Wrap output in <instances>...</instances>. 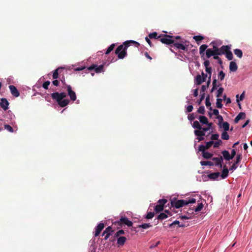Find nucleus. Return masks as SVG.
<instances>
[{"label":"nucleus","instance_id":"obj_1","mask_svg":"<svg viewBox=\"0 0 252 252\" xmlns=\"http://www.w3.org/2000/svg\"><path fill=\"white\" fill-rule=\"evenodd\" d=\"M66 96V94L65 93L56 92L51 94V97L53 99L56 100L58 104L61 107H64L66 106L69 102V100L66 99H63Z\"/></svg>","mask_w":252,"mask_h":252},{"label":"nucleus","instance_id":"obj_2","mask_svg":"<svg viewBox=\"0 0 252 252\" xmlns=\"http://www.w3.org/2000/svg\"><path fill=\"white\" fill-rule=\"evenodd\" d=\"M137 43V42L136 41H133V40H130V41H127L125 42L124 45L125 47L124 48L123 45H121L116 49L115 51L116 54H117L118 55V58L119 59H123L126 55V49L127 47L128 46V44L129 43Z\"/></svg>","mask_w":252,"mask_h":252},{"label":"nucleus","instance_id":"obj_3","mask_svg":"<svg viewBox=\"0 0 252 252\" xmlns=\"http://www.w3.org/2000/svg\"><path fill=\"white\" fill-rule=\"evenodd\" d=\"M196 202V199L194 198H191L188 200H178L171 201V205L173 207L176 208H179L186 205L189 203H194Z\"/></svg>","mask_w":252,"mask_h":252},{"label":"nucleus","instance_id":"obj_4","mask_svg":"<svg viewBox=\"0 0 252 252\" xmlns=\"http://www.w3.org/2000/svg\"><path fill=\"white\" fill-rule=\"evenodd\" d=\"M211 129V125L209 124L208 127H206V128H202V130H195L194 132L196 136H197V137L196 138V140H198V141H202L204 139V136L205 135V132L207 131H210Z\"/></svg>","mask_w":252,"mask_h":252},{"label":"nucleus","instance_id":"obj_5","mask_svg":"<svg viewBox=\"0 0 252 252\" xmlns=\"http://www.w3.org/2000/svg\"><path fill=\"white\" fill-rule=\"evenodd\" d=\"M167 200L165 199H159L158 201V204H157L155 208V210L156 212H159L163 209L164 205L167 202Z\"/></svg>","mask_w":252,"mask_h":252},{"label":"nucleus","instance_id":"obj_6","mask_svg":"<svg viewBox=\"0 0 252 252\" xmlns=\"http://www.w3.org/2000/svg\"><path fill=\"white\" fill-rule=\"evenodd\" d=\"M174 37L172 36L165 35L164 37L160 38V41L166 44H171L174 43V40L172 39Z\"/></svg>","mask_w":252,"mask_h":252},{"label":"nucleus","instance_id":"obj_7","mask_svg":"<svg viewBox=\"0 0 252 252\" xmlns=\"http://www.w3.org/2000/svg\"><path fill=\"white\" fill-rule=\"evenodd\" d=\"M242 156L241 154H238L237 155L236 158V161L234 162L233 165L229 169L230 171H233L237 169V168L238 167V164L240 162L241 160L242 159Z\"/></svg>","mask_w":252,"mask_h":252},{"label":"nucleus","instance_id":"obj_8","mask_svg":"<svg viewBox=\"0 0 252 252\" xmlns=\"http://www.w3.org/2000/svg\"><path fill=\"white\" fill-rule=\"evenodd\" d=\"M67 91L68 95L69 96L70 99L72 101H75L76 99V95L75 93L72 90V88L70 85L67 86Z\"/></svg>","mask_w":252,"mask_h":252},{"label":"nucleus","instance_id":"obj_9","mask_svg":"<svg viewBox=\"0 0 252 252\" xmlns=\"http://www.w3.org/2000/svg\"><path fill=\"white\" fill-rule=\"evenodd\" d=\"M213 161V165L215 164L216 166H219L220 167H222V162L223 161V158L221 156L220 158H214L212 159Z\"/></svg>","mask_w":252,"mask_h":252},{"label":"nucleus","instance_id":"obj_10","mask_svg":"<svg viewBox=\"0 0 252 252\" xmlns=\"http://www.w3.org/2000/svg\"><path fill=\"white\" fill-rule=\"evenodd\" d=\"M9 102L6 98H2L0 100V106L4 110H7L8 109Z\"/></svg>","mask_w":252,"mask_h":252},{"label":"nucleus","instance_id":"obj_11","mask_svg":"<svg viewBox=\"0 0 252 252\" xmlns=\"http://www.w3.org/2000/svg\"><path fill=\"white\" fill-rule=\"evenodd\" d=\"M103 69V65H99V66H97V65H93L90 66L88 68V69L90 70H93V69H94L96 73L101 72L102 71Z\"/></svg>","mask_w":252,"mask_h":252},{"label":"nucleus","instance_id":"obj_12","mask_svg":"<svg viewBox=\"0 0 252 252\" xmlns=\"http://www.w3.org/2000/svg\"><path fill=\"white\" fill-rule=\"evenodd\" d=\"M118 223H120V224H125L128 226H131L132 225V222L131 221L127 219V218L126 217H122L120 219V221H119Z\"/></svg>","mask_w":252,"mask_h":252},{"label":"nucleus","instance_id":"obj_13","mask_svg":"<svg viewBox=\"0 0 252 252\" xmlns=\"http://www.w3.org/2000/svg\"><path fill=\"white\" fill-rule=\"evenodd\" d=\"M9 89L10 90V92H11V94L15 96V97H18L19 96V92L18 91L17 89H16V88L13 86V85H10L9 86Z\"/></svg>","mask_w":252,"mask_h":252},{"label":"nucleus","instance_id":"obj_14","mask_svg":"<svg viewBox=\"0 0 252 252\" xmlns=\"http://www.w3.org/2000/svg\"><path fill=\"white\" fill-rule=\"evenodd\" d=\"M103 228L104 224L103 223H99L98 225L95 227L94 236L95 237L98 236Z\"/></svg>","mask_w":252,"mask_h":252},{"label":"nucleus","instance_id":"obj_15","mask_svg":"<svg viewBox=\"0 0 252 252\" xmlns=\"http://www.w3.org/2000/svg\"><path fill=\"white\" fill-rule=\"evenodd\" d=\"M112 232V228L110 226H109L105 229L102 233V235L106 234V236L104 237L105 240H107L109 238Z\"/></svg>","mask_w":252,"mask_h":252},{"label":"nucleus","instance_id":"obj_16","mask_svg":"<svg viewBox=\"0 0 252 252\" xmlns=\"http://www.w3.org/2000/svg\"><path fill=\"white\" fill-rule=\"evenodd\" d=\"M199 120L200 121V122L202 124L207 125V127H208L209 124H211V126H212V123H209L207 118L205 116H200L199 118Z\"/></svg>","mask_w":252,"mask_h":252},{"label":"nucleus","instance_id":"obj_17","mask_svg":"<svg viewBox=\"0 0 252 252\" xmlns=\"http://www.w3.org/2000/svg\"><path fill=\"white\" fill-rule=\"evenodd\" d=\"M245 117L246 114L244 112H240L235 118V123H237L240 120L244 119Z\"/></svg>","mask_w":252,"mask_h":252},{"label":"nucleus","instance_id":"obj_18","mask_svg":"<svg viewBox=\"0 0 252 252\" xmlns=\"http://www.w3.org/2000/svg\"><path fill=\"white\" fill-rule=\"evenodd\" d=\"M238 69L236 63L234 62H231L229 64V69L231 71L235 72Z\"/></svg>","mask_w":252,"mask_h":252},{"label":"nucleus","instance_id":"obj_19","mask_svg":"<svg viewBox=\"0 0 252 252\" xmlns=\"http://www.w3.org/2000/svg\"><path fill=\"white\" fill-rule=\"evenodd\" d=\"M222 154L224 158L227 161L232 159V157H230V154L229 152L226 150H224L222 152Z\"/></svg>","mask_w":252,"mask_h":252},{"label":"nucleus","instance_id":"obj_20","mask_svg":"<svg viewBox=\"0 0 252 252\" xmlns=\"http://www.w3.org/2000/svg\"><path fill=\"white\" fill-rule=\"evenodd\" d=\"M126 238L124 236H121L117 239V244L119 246H123L125 243Z\"/></svg>","mask_w":252,"mask_h":252},{"label":"nucleus","instance_id":"obj_21","mask_svg":"<svg viewBox=\"0 0 252 252\" xmlns=\"http://www.w3.org/2000/svg\"><path fill=\"white\" fill-rule=\"evenodd\" d=\"M219 126L220 127H222L225 131H226L229 130V124L228 123L225 122L222 123V124L219 123Z\"/></svg>","mask_w":252,"mask_h":252},{"label":"nucleus","instance_id":"obj_22","mask_svg":"<svg viewBox=\"0 0 252 252\" xmlns=\"http://www.w3.org/2000/svg\"><path fill=\"white\" fill-rule=\"evenodd\" d=\"M205 81V80L201 75H198L196 77V84L197 85H200L202 83Z\"/></svg>","mask_w":252,"mask_h":252},{"label":"nucleus","instance_id":"obj_23","mask_svg":"<svg viewBox=\"0 0 252 252\" xmlns=\"http://www.w3.org/2000/svg\"><path fill=\"white\" fill-rule=\"evenodd\" d=\"M178 225L179 227H183L185 226L184 224H180V222L178 220H175L169 225V227L171 228H174L175 225Z\"/></svg>","mask_w":252,"mask_h":252},{"label":"nucleus","instance_id":"obj_24","mask_svg":"<svg viewBox=\"0 0 252 252\" xmlns=\"http://www.w3.org/2000/svg\"><path fill=\"white\" fill-rule=\"evenodd\" d=\"M192 126L194 128H196L197 129V130H202V128H204L201 126L200 123L197 121H195L193 122Z\"/></svg>","mask_w":252,"mask_h":252},{"label":"nucleus","instance_id":"obj_25","mask_svg":"<svg viewBox=\"0 0 252 252\" xmlns=\"http://www.w3.org/2000/svg\"><path fill=\"white\" fill-rule=\"evenodd\" d=\"M206 55L207 58H209L211 56L215 55L214 50H213L211 49H207L206 51Z\"/></svg>","mask_w":252,"mask_h":252},{"label":"nucleus","instance_id":"obj_26","mask_svg":"<svg viewBox=\"0 0 252 252\" xmlns=\"http://www.w3.org/2000/svg\"><path fill=\"white\" fill-rule=\"evenodd\" d=\"M228 174V170L227 168V167H226V166H224L223 167V169L222 170L221 176L222 178H225L226 177H227Z\"/></svg>","mask_w":252,"mask_h":252},{"label":"nucleus","instance_id":"obj_27","mask_svg":"<svg viewBox=\"0 0 252 252\" xmlns=\"http://www.w3.org/2000/svg\"><path fill=\"white\" fill-rule=\"evenodd\" d=\"M220 173L219 172H216L209 175V178L211 179L216 180L220 177Z\"/></svg>","mask_w":252,"mask_h":252},{"label":"nucleus","instance_id":"obj_28","mask_svg":"<svg viewBox=\"0 0 252 252\" xmlns=\"http://www.w3.org/2000/svg\"><path fill=\"white\" fill-rule=\"evenodd\" d=\"M220 51L221 52H222V55L225 54L227 52H228L230 50V47L227 45H223L220 48Z\"/></svg>","mask_w":252,"mask_h":252},{"label":"nucleus","instance_id":"obj_29","mask_svg":"<svg viewBox=\"0 0 252 252\" xmlns=\"http://www.w3.org/2000/svg\"><path fill=\"white\" fill-rule=\"evenodd\" d=\"M174 45L177 49H179L180 50H185L186 49V47H185V46L182 43H174Z\"/></svg>","mask_w":252,"mask_h":252},{"label":"nucleus","instance_id":"obj_30","mask_svg":"<svg viewBox=\"0 0 252 252\" xmlns=\"http://www.w3.org/2000/svg\"><path fill=\"white\" fill-rule=\"evenodd\" d=\"M234 53L239 58H241L243 56V52L240 49H235L234 50Z\"/></svg>","mask_w":252,"mask_h":252},{"label":"nucleus","instance_id":"obj_31","mask_svg":"<svg viewBox=\"0 0 252 252\" xmlns=\"http://www.w3.org/2000/svg\"><path fill=\"white\" fill-rule=\"evenodd\" d=\"M208 46L205 44H203L200 46L199 48V52L200 54H202L204 53V51L207 50Z\"/></svg>","mask_w":252,"mask_h":252},{"label":"nucleus","instance_id":"obj_32","mask_svg":"<svg viewBox=\"0 0 252 252\" xmlns=\"http://www.w3.org/2000/svg\"><path fill=\"white\" fill-rule=\"evenodd\" d=\"M213 155L208 152H205L202 154V156L206 159L210 158L212 157Z\"/></svg>","mask_w":252,"mask_h":252},{"label":"nucleus","instance_id":"obj_33","mask_svg":"<svg viewBox=\"0 0 252 252\" xmlns=\"http://www.w3.org/2000/svg\"><path fill=\"white\" fill-rule=\"evenodd\" d=\"M200 164L202 166H206V165H213V163L212 161H201L200 162Z\"/></svg>","mask_w":252,"mask_h":252},{"label":"nucleus","instance_id":"obj_34","mask_svg":"<svg viewBox=\"0 0 252 252\" xmlns=\"http://www.w3.org/2000/svg\"><path fill=\"white\" fill-rule=\"evenodd\" d=\"M225 56H226V58L228 60H232L233 57L232 53L230 50H229L228 52H227L225 53Z\"/></svg>","mask_w":252,"mask_h":252},{"label":"nucleus","instance_id":"obj_35","mask_svg":"<svg viewBox=\"0 0 252 252\" xmlns=\"http://www.w3.org/2000/svg\"><path fill=\"white\" fill-rule=\"evenodd\" d=\"M221 137L222 139L228 140L229 138V136L226 131H224L222 133Z\"/></svg>","mask_w":252,"mask_h":252},{"label":"nucleus","instance_id":"obj_36","mask_svg":"<svg viewBox=\"0 0 252 252\" xmlns=\"http://www.w3.org/2000/svg\"><path fill=\"white\" fill-rule=\"evenodd\" d=\"M222 99L219 98V97L217 99L216 105L217 107L219 108H221L222 107V104L221 103Z\"/></svg>","mask_w":252,"mask_h":252},{"label":"nucleus","instance_id":"obj_37","mask_svg":"<svg viewBox=\"0 0 252 252\" xmlns=\"http://www.w3.org/2000/svg\"><path fill=\"white\" fill-rule=\"evenodd\" d=\"M149 36L151 38L158 39L160 36H158V34L156 32H154L149 34Z\"/></svg>","mask_w":252,"mask_h":252},{"label":"nucleus","instance_id":"obj_38","mask_svg":"<svg viewBox=\"0 0 252 252\" xmlns=\"http://www.w3.org/2000/svg\"><path fill=\"white\" fill-rule=\"evenodd\" d=\"M206 106L207 107H209L210 110L212 109V108L211 107V103L209 100V97L208 96L206 98V102H205Z\"/></svg>","mask_w":252,"mask_h":252},{"label":"nucleus","instance_id":"obj_39","mask_svg":"<svg viewBox=\"0 0 252 252\" xmlns=\"http://www.w3.org/2000/svg\"><path fill=\"white\" fill-rule=\"evenodd\" d=\"M151 226V225L150 223H144L139 225V228H142L143 229H147Z\"/></svg>","mask_w":252,"mask_h":252},{"label":"nucleus","instance_id":"obj_40","mask_svg":"<svg viewBox=\"0 0 252 252\" xmlns=\"http://www.w3.org/2000/svg\"><path fill=\"white\" fill-rule=\"evenodd\" d=\"M244 95H245V92H244L240 95V96L239 97V98H238L239 97V95L237 94L236 95V97H237V99H236V101L237 102H239L240 101H241V100H243L244 98Z\"/></svg>","mask_w":252,"mask_h":252},{"label":"nucleus","instance_id":"obj_41","mask_svg":"<svg viewBox=\"0 0 252 252\" xmlns=\"http://www.w3.org/2000/svg\"><path fill=\"white\" fill-rule=\"evenodd\" d=\"M167 217V215L166 214H165L164 213H160L158 216V218L159 220H163V219H166Z\"/></svg>","mask_w":252,"mask_h":252},{"label":"nucleus","instance_id":"obj_42","mask_svg":"<svg viewBox=\"0 0 252 252\" xmlns=\"http://www.w3.org/2000/svg\"><path fill=\"white\" fill-rule=\"evenodd\" d=\"M114 47H115L114 44L111 45L107 49L105 54H109L113 50V49L114 48Z\"/></svg>","mask_w":252,"mask_h":252},{"label":"nucleus","instance_id":"obj_43","mask_svg":"<svg viewBox=\"0 0 252 252\" xmlns=\"http://www.w3.org/2000/svg\"><path fill=\"white\" fill-rule=\"evenodd\" d=\"M203 207V205L202 203H199L194 210L195 212H199L202 209Z\"/></svg>","mask_w":252,"mask_h":252},{"label":"nucleus","instance_id":"obj_44","mask_svg":"<svg viewBox=\"0 0 252 252\" xmlns=\"http://www.w3.org/2000/svg\"><path fill=\"white\" fill-rule=\"evenodd\" d=\"M225 73L223 72V71H220L219 73V78H220V81H222L224 79L225 77Z\"/></svg>","mask_w":252,"mask_h":252},{"label":"nucleus","instance_id":"obj_45","mask_svg":"<svg viewBox=\"0 0 252 252\" xmlns=\"http://www.w3.org/2000/svg\"><path fill=\"white\" fill-rule=\"evenodd\" d=\"M219 137V135L218 134H213L212 135L211 139L212 141L214 140H218Z\"/></svg>","mask_w":252,"mask_h":252},{"label":"nucleus","instance_id":"obj_46","mask_svg":"<svg viewBox=\"0 0 252 252\" xmlns=\"http://www.w3.org/2000/svg\"><path fill=\"white\" fill-rule=\"evenodd\" d=\"M222 142L220 140H218L217 141L214 142L213 146L214 148H218L221 144Z\"/></svg>","mask_w":252,"mask_h":252},{"label":"nucleus","instance_id":"obj_47","mask_svg":"<svg viewBox=\"0 0 252 252\" xmlns=\"http://www.w3.org/2000/svg\"><path fill=\"white\" fill-rule=\"evenodd\" d=\"M197 112L202 114H204L205 113V108L203 106H200L198 109Z\"/></svg>","mask_w":252,"mask_h":252},{"label":"nucleus","instance_id":"obj_48","mask_svg":"<svg viewBox=\"0 0 252 252\" xmlns=\"http://www.w3.org/2000/svg\"><path fill=\"white\" fill-rule=\"evenodd\" d=\"M223 92V89L222 88H220L217 91V97H219L222 94Z\"/></svg>","mask_w":252,"mask_h":252},{"label":"nucleus","instance_id":"obj_49","mask_svg":"<svg viewBox=\"0 0 252 252\" xmlns=\"http://www.w3.org/2000/svg\"><path fill=\"white\" fill-rule=\"evenodd\" d=\"M4 128L5 129L8 130L9 132H13V128L9 125H4Z\"/></svg>","mask_w":252,"mask_h":252},{"label":"nucleus","instance_id":"obj_50","mask_svg":"<svg viewBox=\"0 0 252 252\" xmlns=\"http://www.w3.org/2000/svg\"><path fill=\"white\" fill-rule=\"evenodd\" d=\"M193 39L196 41H200L203 39V37L200 35H196L193 36Z\"/></svg>","mask_w":252,"mask_h":252},{"label":"nucleus","instance_id":"obj_51","mask_svg":"<svg viewBox=\"0 0 252 252\" xmlns=\"http://www.w3.org/2000/svg\"><path fill=\"white\" fill-rule=\"evenodd\" d=\"M208 88V85H202L201 89V94L205 93V91Z\"/></svg>","mask_w":252,"mask_h":252},{"label":"nucleus","instance_id":"obj_52","mask_svg":"<svg viewBox=\"0 0 252 252\" xmlns=\"http://www.w3.org/2000/svg\"><path fill=\"white\" fill-rule=\"evenodd\" d=\"M214 143V142L212 141H209L206 142L205 146V148L208 149H209Z\"/></svg>","mask_w":252,"mask_h":252},{"label":"nucleus","instance_id":"obj_53","mask_svg":"<svg viewBox=\"0 0 252 252\" xmlns=\"http://www.w3.org/2000/svg\"><path fill=\"white\" fill-rule=\"evenodd\" d=\"M207 149L205 148V145H200L199 147V151L202 152V154L205 152Z\"/></svg>","mask_w":252,"mask_h":252},{"label":"nucleus","instance_id":"obj_54","mask_svg":"<svg viewBox=\"0 0 252 252\" xmlns=\"http://www.w3.org/2000/svg\"><path fill=\"white\" fill-rule=\"evenodd\" d=\"M53 78L55 79L58 78V69H56L53 74Z\"/></svg>","mask_w":252,"mask_h":252},{"label":"nucleus","instance_id":"obj_55","mask_svg":"<svg viewBox=\"0 0 252 252\" xmlns=\"http://www.w3.org/2000/svg\"><path fill=\"white\" fill-rule=\"evenodd\" d=\"M205 93H203L201 94L200 98L199 100H197V103L198 104H200L202 101L204 99L205 97Z\"/></svg>","mask_w":252,"mask_h":252},{"label":"nucleus","instance_id":"obj_56","mask_svg":"<svg viewBox=\"0 0 252 252\" xmlns=\"http://www.w3.org/2000/svg\"><path fill=\"white\" fill-rule=\"evenodd\" d=\"M154 216V213L153 212H149L147 214L146 218L148 219H152Z\"/></svg>","mask_w":252,"mask_h":252},{"label":"nucleus","instance_id":"obj_57","mask_svg":"<svg viewBox=\"0 0 252 252\" xmlns=\"http://www.w3.org/2000/svg\"><path fill=\"white\" fill-rule=\"evenodd\" d=\"M215 55H222V52H221L220 48H216L215 50H214Z\"/></svg>","mask_w":252,"mask_h":252},{"label":"nucleus","instance_id":"obj_58","mask_svg":"<svg viewBox=\"0 0 252 252\" xmlns=\"http://www.w3.org/2000/svg\"><path fill=\"white\" fill-rule=\"evenodd\" d=\"M50 83L49 81H46L43 84L42 87L44 89H47L48 88L49 85H50Z\"/></svg>","mask_w":252,"mask_h":252},{"label":"nucleus","instance_id":"obj_59","mask_svg":"<svg viewBox=\"0 0 252 252\" xmlns=\"http://www.w3.org/2000/svg\"><path fill=\"white\" fill-rule=\"evenodd\" d=\"M192 109H193V106L191 105H189L187 107V112H190L192 111Z\"/></svg>","mask_w":252,"mask_h":252},{"label":"nucleus","instance_id":"obj_60","mask_svg":"<svg viewBox=\"0 0 252 252\" xmlns=\"http://www.w3.org/2000/svg\"><path fill=\"white\" fill-rule=\"evenodd\" d=\"M206 71L209 74V75L211 76L212 68L211 67H207L206 68Z\"/></svg>","mask_w":252,"mask_h":252},{"label":"nucleus","instance_id":"obj_61","mask_svg":"<svg viewBox=\"0 0 252 252\" xmlns=\"http://www.w3.org/2000/svg\"><path fill=\"white\" fill-rule=\"evenodd\" d=\"M123 234H124V231L123 230H120L116 233V236L118 237L119 235Z\"/></svg>","mask_w":252,"mask_h":252},{"label":"nucleus","instance_id":"obj_62","mask_svg":"<svg viewBox=\"0 0 252 252\" xmlns=\"http://www.w3.org/2000/svg\"><path fill=\"white\" fill-rule=\"evenodd\" d=\"M211 44L212 45V46H213V50H215L216 48H218L217 47V44H216V42H215V41H213V42H211Z\"/></svg>","mask_w":252,"mask_h":252},{"label":"nucleus","instance_id":"obj_63","mask_svg":"<svg viewBox=\"0 0 252 252\" xmlns=\"http://www.w3.org/2000/svg\"><path fill=\"white\" fill-rule=\"evenodd\" d=\"M188 119L189 121H192L193 120H194V116L193 114H191L189 115L188 116Z\"/></svg>","mask_w":252,"mask_h":252},{"label":"nucleus","instance_id":"obj_64","mask_svg":"<svg viewBox=\"0 0 252 252\" xmlns=\"http://www.w3.org/2000/svg\"><path fill=\"white\" fill-rule=\"evenodd\" d=\"M235 155H236V151H235V150L233 149L231 151V155H230V157H232V159L234 157Z\"/></svg>","mask_w":252,"mask_h":252}]
</instances>
